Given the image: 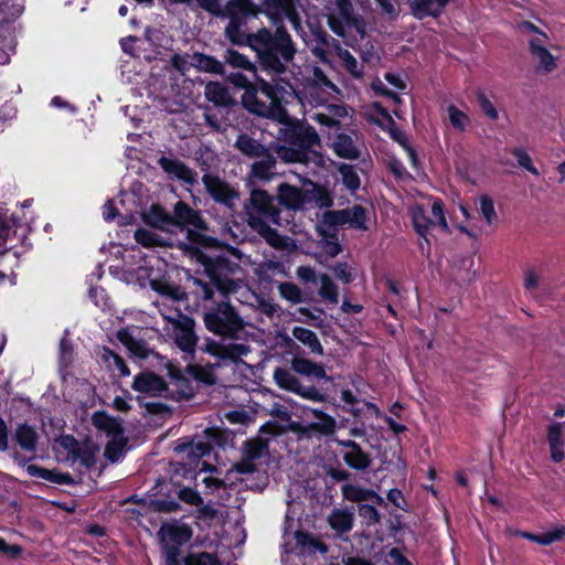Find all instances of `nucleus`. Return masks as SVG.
I'll return each instance as SVG.
<instances>
[{
	"mask_svg": "<svg viewBox=\"0 0 565 565\" xmlns=\"http://www.w3.org/2000/svg\"><path fill=\"white\" fill-rule=\"evenodd\" d=\"M264 11L271 23L277 25L276 32L271 34L267 29H262L248 36V43L257 52L264 70L270 76V82L255 76L259 90L269 103L257 99L256 92L249 86L246 76L234 73L228 76V79L235 86L246 89L242 102L250 113L270 116L281 102L296 94V87L289 82L285 65L278 57L280 55L285 62L292 60L295 47L290 35L279 24L288 20L296 31L301 26L291 0H266Z\"/></svg>",
	"mask_w": 565,
	"mask_h": 565,
	"instance_id": "obj_1",
	"label": "nucleus"
},
{
	"mask_svg": "<svg viewBox=\"0 0 565 565\" xmlns=\"http://www.w3.org/2000/svg\"><path fill=\"white\" fill-rule=\"evenodd\" d=\"M152 287L158 290L162 300L159 302L163 308L160 309L166 326L164 334L180 349L185 361H191L194 356L199 338L194 331L195 321L181 312L180 309H171L169 302L180 301L184 298V292L174 285L151 281Z\"/></svg>",
	"mask_w": 565,
	"mask_h": 565,
	"instance_id": "obj_2",
	"label": "nucleus"
},
{
	"mask_svg": "<svg viewBox=\"0 0 565 565\" xmlns=\"http://www.w3.org/2000/svg\"><path fill=\"white\" fill-rule=\"evenodd\" d=\"M119 203L124 210L115 205L113 200H108L102 207L103 218L106 222L117 220L119 226L118 236L129 238L130 232L134 233V239L137 245H141V225L136 224L137 216L141 217V183L134 181L129 192H121Z\"/></svg>",
	"mask_w": 565,
	"mask_h": 565,
	"instance_id": "obj_3",
	"label": "nucleus"
},
{
	"mask_svg": "<svg viewBox=\"0 0 565 565\" xmlns=\"http://www.w3.org/2000/svg\"><path fill=\"white\" fill-rule=\"evenodd\" d=\"M246 214L250 227L269 243L276 244L277 234L269 224H278L279 213L274 205L273 198L262 190L252 191L249 203L246 205Z\"/></svg>",
	"mask_w": 565,
	"mask_h": 565,
	"instance_id": "obj_4",
	"label": "nucleus"
},
{
	"mask_svg": "<svg viewBox=\"0 0 565 565\" xmlns=\"http://www.w3.org/2000/svg\"><path fill=\"white\" fill-rule=\"evenodd\" d=\"M286 139L298 147V149L282 147L278 150V157L286 162L307 163L308 153L305 150L318 145L320 141L316 130L300 121L288 125Z\"/></svg>",
	"mask_w": 565,
	"mask_h": 565,
	"instance_id": "obj_5",
	"label": "nucleus"
},
{
	"mask_svg": "<svg viewBox=\"0 0 565 565\" xmlns=\"http://www.w3.org/2000/svg\"><path fill=\"white\" fill-rule=\"evenodd\" d=\"M412 222L415 231L425 239L427 244L428 233L434 228H440L443 232H449L443 204L439 200L428 199L425 203H415L409 209Z\"/></svg>",
	"mask_w": 565,
	"mask_h": 565,
	"instance_id": "obj_6",
	"label": "nucleus"
},
{
	"mask_svg": "<svg viewBox=\"0 0 565 565\" xmlns=\"http://www.w3.org/2000/svg\"><path fill=\"white\" fill-rule=\"evenodd\" d=\"M143 223L164 230L172 225L204 227V222L199 213L181 201L175 204L173 216H170L161 206L153 205L149 214L143 213Z\"/></svg>",
	"mask_w": 565,
	"mask_h": 565,
	"instance_id": "obj_7",
	"label": "nucleus"
},
{
	"mask_svg": "<svg viewBox=\"0 0 565 565\" xmlns=\"http://www.w3.org/2000/svg\"><path fill=\"white\" fill-rule=\"evenodd\" d=\"M138 41L136 35H128L120 40L124 57L120 63L121 82L131 85V92L136 96L141 95V60L138 47L134 44Z\"/></svg>",
	"mask_w": 565,
	"mask_h": 565,
	"instance_id": "obj_8",
	"label": "nucleus"
},
{
	"mask_svg": "<svg viewBox=\"0 0 565 565\" xmlns=\"http://www.w3.org/2000/svg\"><path fill=\"white\" fill-rule=\"evenodd\" d=\"M203 320L209 331L220 335H232L242 329L241 318L226 302L207 310Z\"/></svg>",
	"mask_w": 565,
	"mask_h": 565,
	"instance_id": "obj_9",
	"label": "nucleus"
},
{
	"mask_svg": "<svg viewBox=\"0 0 565 565\" xmlns=\"http://www.w3.org/2000/svg\"><path fill=\"white\" fill-rule=\"evenodd\" d=\"M312 196H309V190L303 191L289 184H281L278 191V199L281 204L289 209H301L305 203L313 199L320 206H330L332 201L327 192L313 183H309Z\"/></svg>",
	"mask_w": 565,
	"mask_h": 565,
	"instance_id": "obj_10",
	"label": "nucleus"
},
{
	"mask_svg": "<svg viewBox=\"0 0 565 565\" xmlns=\"http://www.w3.org/2000/svg\"><path fill=\"white\" fill-rule=\"evenodd\" d=\"M522 29L525 32L534 33L530 39V49L537 70L545 73L554 71L557 67V57L547 49L548 38L546 34L539 32L537 28L530 22H524Z\"/></svg>",
	"mask_w": 565,
	"mask_h": 565,
	"instance_id": "obj_11",
	"label": "nucleus"
},
{
	"mask_svg": "<svg viewBox=\"0 0 565 565\" xmlns=\"http://www.w3.org/2000/svg\"><path fill=\"white\" fill-rule=\"evenodd\" d=\"M161 540L170 562H175L179 546L188 543L192 537L191 529L182 522H170L162 525Z\"/></svg>",
	"mask_w": 565,
	"mask_h": 565,
	"instance_id": "obj_12",
	"label": "nucleus"
},
{
	"mask_svg": "<svg viewBox=\"0 0 565 565\" xmlns=\"http://www.w3.org/2000/svg\"><path fill=\"white\" fill-rule=\"evenodd\" d=\"M339 95L340 89L320 70L316 68L312 83L307 86L303 97L299 99L302 103L303 99H307L310 104L322 105Z\"/></svg>",
	"mask_w": 565,
	"mask_h": 565,
	"instance_id": "obj_13",
	"label": "nucleus"
},
{
	"mask_svg": "<svg viewBox=\"0 0 565 565\" xmlns=\"http://www.w3.org/2000/svg\"><path fill=\"white\" fill-rule=\"evenodd\" d=\"M324 217L327 223L331 225H348L355 230H367V211L361 205H354L339 211H330Z\"/></svg>",
	"mask_w": 565,
	"mask_h": 565,
	"instance_id": "obj_14",
	"label": "nucleus"
},
{
	"mask_svg": "<svg viewBox=\"0 0 565 565\" xmlns=\"http://www.w3.org/2000/svg\"><path fill=\"white\" fill-rule=\"evenodd\" d=\"M128 244L120 243L126 246L122 254L124 279L127 284L141 286V249L137 245H131L128 248Z\"/></svg>",
	"mask_w": 565,
	"mask_h": 565,
	"instance_id": "obj_15",
	"label": "nucleus"
},
{
	"mask_svg": "<svg viewBox=\"0 0 565 565\" xmlns=\"http://www.w3.org/2000/svg\"><path fill=\"white\" fill-rule=\"evenodd\" d=\"M267 451L266 444L260 439H252L245 443L243 458L234 466L238 473H253L256 470L254 461L262 458Z\"/></svg>",
	"mask_w": 565,
	"mask_h": 565,
	"instance_id": "obj_16",
	"label": "nucleus"
},
{
	"mask_svg": "<svg viewBox=\"0 0 565 565\" xmlns=\"http://www.w3.org/2000/svg\"><path fill=\"white\" fill-rule=\"evenodd\" d=\"M203 183L211 196L221 203L231 205L232 202L237 199V192L232 189L227 183L222 181L220 178L212 174H205L203 177Z\"/></svg>",
	"mask_w": 565,
	"mask_h": 565,
	"instance_id": "obj_17",
	"label": "nucleus"
},
{
	"mask_svg": "<svg viewBox=\"0 0 565 565\" xmlns=\"http://www.w3.org/2000/svg\"><path fill=\"white\" fill-rule=\"evenodd\" d=\"M25 471L30 477L40 478L55 484L75 486L77 483L70 472H62L58 469H47L30 463L26 465Z\"/></svg>",
	"mask_w": 565,
	"mask_h": 565,
	"instance_id": "obj_18",
	"label": "nucleus"
},
{
	"mask_svg": "<svg viewBox=\"0 0 565 565\" xmlns=\"http://www.w3.org/2000/svg\"><path fill=\"white\" fill-rule=\"evenodd\" d=\"M92 424L98 430L105 433L108 437H121L124 435L122 420L114 417L105 411H97L92 415Z\"/></svg>",
	"mask_w": 565,
	"mask_h": 565,
	"instance_id": "obj_19",
	"label": "nucleus"
},
{
	"mask_svg": "<svg viewBox=\"0 0 565 565\" xmlns=\"http://www.w3.org/2000/svg\"><path fill=\"white\" fill-rule=\"evenodd\" d=\"M352 14V4L350 0H334L333 8L329 15V24L334 33L342 35L344 33V23H348Z\"/></svg>",
	"mask_w": 565,
	"mask_h": 565,
	"instance_id": "obj_20",
	"label": "nucleus"
},
{
	"mask_svg": "<svg viewBox=\"0 0 565 565\" xmlns=\"http://www.w3.org/2000/svg\"><path fill=\"white\" fill-rule=\"evenodd\" d=\"M564 425L562 423H553L547 427L546 439L550 447L551 459L554 462H561L565 458L564 452Z\"/></svg>",
	"mask_w": 565,
	"mask_h": 565,
	"instance_id": "obj_21",
	"label": "nucleus"
},
{
	"mask_svg": "<svg viewBox=\"0 0 565 565\" xmlns=\"http://www.w3.org/2000/svg\"><path fill=\"white\" fill-rule=\"evenodd\" d=\"M159 163L169 175L188 184H193L195 182L196 174L182 161L173 158L161 157Z\"/></svg>",
	"mask_w": 565,
	"mask_h": 565,
	"instance_id": "obj_22",
	"label": "nucleus"
},
{
	"mask_svg": "<svg viewBox=\"0 0 565 565\" xmlns=\"http://www.w3.org/2000/svg\"><path fill=\"white\" fill-rule=\"evenodd\" d=\"M449 2L450 0H413L411 9L416 19L436 18L441 14Z\"/></svg>",
	"mask_w": 565,
	"mask_h": 565,
	"instance_id": "obj_23",
	"label": "nucleus"
},
{
	"mask_svg": "<svg viewBox=\"0 0 565 565\" xmlns=\"http://www.w3.org/2000/svg\"><path fill=\"white\" fill-rule=\"evenodd\" d=\"M206 352L217 355L222 359L236 361L242 356L247 355V353L249 352V348L242 343H228L221 345L215 342H212L206 345Z\"/></svg>",
	"mask_w": 565,
	"mask_h": 565,
	"instance_id": "obj_24",
	"label": "nucleus"
},
{
	"mask_svg": "<svg viewBox=\"0 0 565 565\" xmlns=\"http://www.w3.org/2000/svg\"><path fill=\"white\" fill-rule=\"evenodd\" d=\"M327 111L313 113L311 118L320 125L334 127L339 124V118L345 117L348 111L343 105L331 104L326 108Z\"/></svg>",
	"mask_w": 565,
	"mask_h": 565,
	"instance_id": "obj_25",
	"label": "nucleus"
},
{
	"mask_svg": "<svg viewBox=\"0 0 565 565\" xmlns=\"http://www.w3.org/2000/svg\"><path fill=\"white\" fill-rule=\"evenodd\" d=\"M291 369L296 373L309 377L324 379L327 376L322 365L302 358H295L291 362Z\"/></svg>",
	"mask_w": 565,
	"mask_h": 565,
	"instance_id": "obj_26",
	"label": "nucleus"
},
{
	"mask_svg": "<svg viewBox=\"0 0 565 565\" xmlns=\"http://www.w3.org/2000/svg\"><path fill=\"white\" fill-rule=\"evenodd\" d=\"M14 438L18 445L26 451L35 450L39 439L36 430L28 424L18 426Z\"/></svg>",
	"mask_w": 565,
	"mask_h": 565,
	"instance_id": "obj_27",
	"label": "nucleus"
},
{
	"mask_svg": "<svg viewBox=\"0 0 565 565\" xmlns=\"http://www.w3.org/2000/svg\"><path fill=\"white\" fill-rule=\"evenodd\" d=\"M222 18H237L244 20L253 13L250 0H228L223 6Z\"/></svg>",
	"mask_w": 565,
	"mask_h": 565,
	"instance_id": "obj_28",
	"label": "nucleus"
},
{
	"mask_svg": "<svg viewBox=\"0 0 565 565\" xmlns=\"http://www.w3.org/2000/svg\"><path fill=\"white\" fill-rule=\"evenodd\" d=\"M328 522L338 533L349 532L353 525V513L345 509L334 510L329 515Z\"/></svg>",
	"mask_w": 565,
	"mask_h": 565,
	"instance_id": "obj_29",
	"label": "nucleus"
},
{
	"mask_svg": "<svg viewBox=\"0 0 565 565\" xmlns=\"http://www.w3.org/2000/svg\"><path fill=\"white\" fill-rule=\"evenodd\" d=\"M259 160L255 161L252 164V173L255 178L264 181H268L274 175V168L276 164V159L268 154L267 151L263 154V157L258 158Z\"/></svg>",
	"mask_w": 565,
	"mask_h": 565,
	"instance_id": "obj_30",
	"label": "nucleus"
},
{
	"mask_svg": "<svg viewBox=\"0 0 565 565\" xmlns=\"http://www.w3.org/2000/svg\"><path fill=\"white\" fill-rule=\"evenodd\" d=\"M292 335L302 344L307 345L312 353L319 355L323 353V348L313 331L302 327H295L292 329Z\"/></svg>",
	"mask_w": 565,
	"mask_h": 565,
	"instance_id": "obj_31",
	"label": "nucleus"
},
{
	"mask_svg": "<svg viewBox=\"0 0 565 565\" xmlns=\"http://www.w3.org/2000/svg\"><path fill=\"white\" fill-rule=\"evenodd\" d=\"M235 147L250 158H260L266 152V149L259 142L246 135L238 136Z\"/></svg>",
	"mask_w": 565,
	"mask_h": 565,
	"instance_id": "obj_32",
	"label": "nucleus"
},
{
	"mask_svg": "<svg viewBox=\"0 0 565 565\" xmlns=\"http://www.w3.org/2000/svg\"><path fill=\"white\" fill-rule=\"evenodd\" d=\"M342 493L347 500L353 502L372 499H375L376 501L381 500V498L374 491L354 484H344L342 487Z\"/></svg>",
	"mask_w": 565,
	"mask_h": 565,
	"instance_id": "obj_33",
	"label": "nucleus"
},
{
	"mask_svg": "<svg viewBox=\"0 0 565 565\" xmlns=\"http://www.w3.org/2000/svg\"><path fill=\"white\" fill-rule=\"evenodd\" d=\"M206 98L215 105L225 106L231 103V95L227 89L220 83L210 82L205 86Z\"/></svg>",
	"mask_w": 565,
	"mask_h": 565,
	"instance_id": "obj_34",
	"label": "nucleus"
},
{
	"mask_svg": "<svg viewBox=\"0 0 565 565\" xmlns=\"http://www.w3.org/2000/svg\"><path fill=\"white\" fill-rule=\"evenodd\" d=\"M343 460L349 467L356 470L366 469L371 463L370 456L362 451L360 446L352 450L345 451L343 454Z\"/></svg>",
	"mask_w": 565,
	"mask_h": 565,
	"instance_id": "obj_35",
	"label": "nucleus"
},
{
	"mask_svg": "<svg viewBox=\"0 0 565 565\" xmlns=\"http://www.w3.org/2000/svg\"><path fill=\"white\" fill-rule=\"evenodd\" d=\"M295 540H296V547L299 550V553L315 552V551H319L321 553L327 552V547L323 543H321L320 541L313 539L312 536H310L306 533L296 532Z\"/></svg>",
	"mask_w": 565,
	"mask_h": 565,
	"instance_id": "obj_36",
	"label": "nucleus"
},
{
	"mask_svg": "<svg viewBox=\"0 0 565 565\" xmlns=\"http://www.w3.org/2000/svg\"><path fill=\"white\" fill-rule=\"evenodd\" d=\"M333 150L339 157L354 159L358 157L352 139L347 135H339L333 142Z\"/></svg>",
	"mask_w": 565,
	"mask_h": 565,
	"instance_id": "obj_37",
	"label": "nucleus"
},
{
	"mask_svg": "<svg viewBox=\"0 0 565 565\" xmlns=\"http://www.w3.org/2000/svg\"><path fill=\"white\" fill-rule=\"evenodd\" d=\"M96 451L97 448L95 446H90L88 444L81 445L79 450L76 452L72 461H78L83 467L90 470L97 463Z\"/></svg>",
	"mask_w": 565,
	"mask_h": 565,
	"instance_id": "obj_38",
	"label": "nucleus"
},
{
	"mask_svg": "<svg viewBox=\"0 0 565 565\" xmlns=\"http://www.w3.org/2000/svg\"><path fill=\"white\" fill-rule=\"evenodd\" d=\"M274 380L276 384L287 391L296 392L299 390L300 382L298 379L288 370L276 369L274 372Z\"/></svg>",
	"mask_w": 565,
	"mask_h": 565,
	"instance_id": "obj_39",
	"label": "nucleus"
},
{
	"mask_svg": "<svg viewBox=\"0 0 565 565\" xmlns=\"http://www.w3.org/2000/svg\"><path fill=\"white\" fill-rule=\"evenodd\" d=\"M319 282V295L327 299L332 303H337L339 301V292L335 284L330 279V277L326 274H322L318 277Z\"/></svg>",
	"mask_w": 565,
	"mask_h": 565,
	"instance_id": "obj_40",
	"label": "nucleus"
},
{
	"mask_svg": "<svg viewBox=\"0 0 565 565\" xmlns=\"http://www.w3.org/2000/svg\"><path fill=\"white\" fill-rule=\"evenodd\" d=\"M167 391V384L164 380L153 373L143 372V393H150L152 395H161Z\"/></svg>",
	"mask_w": 565,
	"mask_h": 565,
	"instance_id": "obj_41",
	"label": "nucleus"
},
{
	"mask_svg": "<svg viewBox=\"0 0 565 565\" xmlns=\"http://www.w3.org/2000/svg\"><path fill=\"white\" fill-rule=\"evenodd\" d=\"M447 114L451 126L458 131H465L471 124L469 116L454 105L447 107Z\"/></svg>",
	"mask_w": 565,
	"mask_h": 565,
	"instance_id": "obj_42",
	"label": "nucleus"
},
{
	"mask_svg": "<svg viewBox=\"0 0 565 565\" xmlns=\"http://www.w3.org/2000/svg\"><path fill=\"white\" fill-rule=\"evenodd\" d=\"M339 173L341 175V181L347 189L353 192L360 188V177L352 166L341 164L339 167Z\"/></svg>",
	"mask_w": 565,
	"mask_h": 565,
	"instance_id": "obj_43",
	"label": "nucleus"
},
{
	"mask_svg": "<svg viewBox=\"0 0 565 565\" xmlns=\"http://www.w3.org/2000/svg\"><path fill=\"white\" fill-rule=\"evenodd\" d=\"M126 444L127 439L124 438V435L121 437H111L105 447V457L110 462L118 461L124 452Z\"/></svg>",
	"mask_w": 565,
	"mask_h": 565,
	"instance_id": "obj_44",
	"label": "nucleus"
},
{
	"mask_svg": "<svg viewBox=\"0 0 565 565\" xmlns=\"http://www.w3.org/2000/svg\"><path fill=\"white\" fill-rule=\"evenodd\" d=\"M225 61L228 65L233 67L249 71L255 75L254 64L245 55L238 53L235 50L226 51Z\"/></svg>",
	"mask_w": 565,
	"mask_h": 565,
	"instance_id": "obj_45",
	"label": "nucleus"
},
{
	"mask_svg": "<svg viewBox=\"0 0 565 565\" xmlns=\"http://www.w3.org/2000/svg\"><path fill=\"white\" fill-rule=\"evenodd\" d=\"M88 297L92 302L102 311H107L110 309V297L103 287H90L88 290Z\"/></svg>",
	"mask_w": 565,
	"mask_h": 565,
	"instance_id": "obj_46",
	"label": "nucleus"
},
{
	"mask_svg": "<svg viewBox=\"0 0 565 565\" xmlns=\"http://www.w3.org/2000/svg\"><path fill=\"white\" fill-rule=\"evenodd\" d=\"M339 57L344 68L354 77L360 78L363 74V66L358 60L348 51L342 50L339 52Z\"/></svg>",
	"mask_w": 565,
	"mask_h": 565,
	"instance_id": "obj_47",
	"label": "nucleus"
},
{
	"mask_svg": "<svg viewBox=\"0 0 565 565\" xmlns=\"http://www.w3.org/2000/svg\"><path fill=\"white\" fill-rule=\"evenodd\" d=\"M479 211L489 226H494L498 222V215L494 204L488 196H481L479 200Z\"/></svg>",
	"mask_w": 565,
	"mask_h": 565,
	"instance_id": "obj_48",
	"label": "nucleus"
},
{
	"mask_svg": "<svg viewBox=\"0 0 565 565\" xmlns=\"http://www.w3.org/2000/svg\"><path fill=\"white\" fill-rule=\"evenodd\" d=\"M193 60H194L195 65L202 71L210 72V73H221L222 72V68H223L222 64L217 60H215L211 56L203 55V54H196V55H194Z\"/></svg>",
	"mask_w": 565,
	"mask_h": 565,
	"instance_id": "obj_49",
	"label": "nucleus"
},
{
	"mask_svg": "<svg viewBox=\"0 0 565 565\" xmlns=\"http://www.w3.org/2000/svg\"><path fill=\"white\" fill-rule=\"evenodd\" d=\"M125 157L128 160L127 170L141 174V149L127 147L125 150Z\"/></svg>",
	"mask_w": 565,
	"mask_h": 565,
	"instance_id": "obj_50",
	"label": "nucleus"
},
{
	"mask_svg": "<svg viewBox=\"0 0 565 565\" xmlns=\"http://www.w3.org/2000/svg\"><path fill=\"white\" fill-rule=\"evenodd\" d=\"M511 154L516 159L520 167L526 169L534 175H539V170L533 166L532 159L523 148H514L511 150Z\"/></svg>",
	"mask_w": 565,
	"mask_h": 565,
	"instance_id": "obj_51",
	"label": "nucleus"
},
{
	"mask_svg": "<svg viewBox=\"0 0 565 565\" xmlns=\"http://www.w3.org/2000/svg\"><path fill=\"white\" fill-rule=\"evenodd\" d=\"M105 354L104 358L109 364H114L115 367L119 371V374L121 376H128L130 374L129 367L126 364L125 360L117 354L116 352L111 351L108 348H105Z\"/></svg>",
	"mask_w": 565,
	"mask_h": 565,
	"instance_id": "obj_52",
	"label": "nucleus"
},
{
	"mask_svg": "<svg viewBox=\"0 0 565 565\" xmlns=\"http://www.w3.org/2000/svg\"><path fill=\"white\" fill-rule=\"evenodd\" d=\"M565 537V527L559 526L554 530L547 531L543 534H539L537 543L541 545H551L554 542H558Z\"/></svg>",
	"mask_w": 565,
	"mask_h": 565,
	"instance_id": "obj_53",
	"label": "nucleus"
},
{
	"mask_svg": "<svg viewBox=\"0 0 565 565\" xmlns=\"http://www.w3.org/2000/svg\"><path fill=\"white\" fill-rule=\"evenodd\" d=\"M279 292L281 297L289 300L292 303H298L301 301V292L300 289L290 282H282L279 285Z\"/></svg>",
	"mask_w": 565,
	"mask_h": 565,
	"instance_id": "obj_54",
	"label": "nucleus"
},
{
	"mask_svg": "<svg viewBox=\"0 0 565 565\" xmlns=\"http://www.w3.org/2000/svg\"><path fill=\"white\" fill-rule=\"evenodd\" d=\"M60 446L67 451V459L73 460L79 450L81 444L73 435H63L58 440Z\"/></svg>",
	"mask_w": 565,
	"mask_h": 565,
	"instance_id": "obj_55",
	"label": "nucleus"
},
{
	"mask_svg": "<svg viewBox=\"0 0 565 565\" xmlns=\"http://www.w3.org/2000/svg\"><path fill=\"white\" fill-rule=\"evenodd\" d=\"M227 19L230 21L227 26L225 28V34L233 43H239L243 38L239 29L244 20L237 18Z\"/></svg>",
	"mask_w": 565,
	"mask_h": 565,
	"instance_id": "obj_56",
	"label": "nucleus"
},
{
	"mask_svg": "<svg viewBox=\"0 0 565 565\" xmlns=\"http://www.w3.org/2000/svg\"><path fill=\"white\" fill-rule=\"evenodd\" d=\"M185 565H220L218 561L209 553H199L189 555Z\"/></svg>",
	"mask_w": 565,
	"mask_h": 565,
	"instance_id": "obj_57",
	"label": "nucleus"
},
{
	"mask_svg": "<svg viewBox=\"0 0 565 565\" xmlns=\"http://www.w3.org/2000/svg\"><path fill=\"white\" fill-rule=\"evenodd\" d=\"M381 8L383 14L388 15L392 19L398 17L401 11L402 0H374Z\"/></svg>",
	"mask_w": 565,
	"mask_h": 565,
	"instance_id": "obj_58",
	"label": "nucleus"
},
{
	"mask_svg": "<svg viewBox=\"0 0 565 565\" xmlns=\"http://www.w3.org/2000/svg\"><path fill=\"white\" fill-rule=\"evenodd\" d=\"M310 412L315 415L316 418L319 419V423H317V427L324 434H330L334 430L335 427V420L324 415L322 412H319L317 409H310Z\"/></svg>",
	"mask_w": 565,
	"mask_h": 565,
	"instance_id": "obj_59",
	"label": "nucleus"
},
{
	"mask_svg": "<svg viewBox=\"0 0 565 565\" xmlns=\"http://www.w3.org/2000/svg\"><path fill=\"white\" fill-rule=\"evenodd\" d=\"M478 103H479V106H480L482 113L487 117H489L491 120H498L499 113H498L497 108L494 107V105L491 103V100L484 94L478 95Z\"/></svg>",
	"mask_w": 565,
	"mask_h": 565,
	"instance_id": "obj_60",
	"label": "nucleus"
},
{
	"mask_svg": "<svg viewBox=\"0 0 565 565\" xmlns=\"http://www.w3.org/2000/svg\"><path fill=\"white\" fill-rule=\"evenodd\" d=\"M189 455L193 457H203L210 454L212 449L211 441L196 440L189 445Z\"/></svg>",
	"mask_w": 565,
	"mask_h": 565,
	"instance_id": "obj_61",
	"label": "nucleus"
},
{
	"mask_svg": "<svg viewBox=\"0 0 565 565\" xmlns=\"http://www.w3.org/2000/svg\"><path fill=\"white\" fill-rule=\"evenodd\" d=\"M23 552V548L19 544H9L2 537H0V553L10 559L18 558Z\"/></svg>",
	"mask_w": 565,
	"mask_h": 565,
	"instance_id": "obj_62",
	"label": "nucleus"
},
{
	"mask_svg": "<svg viewBox=\"0 0 565 565\" xmlns=\"http://www.w3.org/2000/svg\"><path fill=\"white\" fill-rule=\"evenodd\" d=\"M540 281H541V275L532 269V268H529L525 270L524 273V288L532 292L534 290H536L540 286Z\"/></svg>",
	"mask_w": 565,
	"mask_h": 565,
	"instance_id": "obj_63",
	"label": "nucleus"
},
{
	"mask_svg": "<svg viewBox=\"0 0 565 565\" xmlns=\"http://www.w3.org/2000/svg\"><path fill=\"white\" fill-rule=\"evenodd\" d=\"M199 7L213 15L222 17L223 6L221 0H196Z\"/></svg>",
	"mask_w": 565,
	"mask_h": 565,
	"instance_id": "obj_64",
	"label": "nucleus"
}]
</instances>
